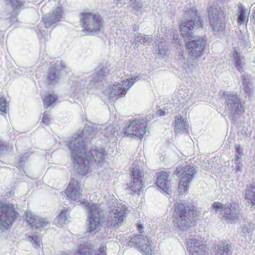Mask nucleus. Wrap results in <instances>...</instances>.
<instances>
[{"mask_svg": "<svg viewBox=\"0 0 255 255\" xmlns=\"http://www.w3.org/2000/svg\"><path fill=\"white\" fill-rule=\"evenodd\" d=\"M75 167L82 175L87 174L91 166H101L106 162L107 153L103 148H95L87 151L86 142L82 136L78 135L69 143Z\"/></svg>", "mask_w": 255, "mask_h": 255, "instance_id": "1", "label": "nucleus"}, {"mask_svg": "<svg viewBox=\"0 0 255 255\" xmlns=\"http://www.w3.org/2000/svg\"><path fill=\"white\" fill-rule=\"evenodd\" d=\"M172 215L174 224L180 230L185 231L194 225L196 210L193 205L180 201L173 205Z\"/></svg>", "mask_w": 255, "mask_h": 255, "instance_id": "2", "label": "nucleus"}, {"mask_svg": "<svg viewBox=\"0 0 255 255\" xmlns=\"http://www.w3.org/2000/svg\"><path fill=\"white\" fill-rule=\"evenodd\" d=\"M185 21L180 25L181 35L185 38L191 37L193 30L203 27V20L198 15L196 10L189 9L184 13Z\"/></svg>", "mask_w": 255, "mask_h": 255, "instance_id": "3", "label": "nucleus"}, {"mask_svg": "<svg viewBox=\"0 0 255 255\" xmlns=\"http://www.w3.org/2000/svg\"><path fill=\"white\" fill-rule=\"evenodd\" d=\"M147 129V122L143 119H133L125 122L121 133L125 136L136 137L142 139Z\"/></svg>", "mask_w": 255, "mask_h": 255, "instance_id": "4", "label": "nucleus"}, {"mask_svg": "<svg viewBox=\"0 0 255 255\" xmlns=\"http://www.w3.org/2000/svg\"><path fill=\"white\" fill-rule=\"evenodd\" d=\"M89 212L88 232L92 234L98 233L105 222V217L103 209L96 204L88 205Z\"/></svg>", "mask_w": 255, "mask_h": 255, "instance_id": "5", "label": "nucleus"}, {"mask_svg": "<svg viewBox=\"0 0 255 255\" xmlns=\"http://www.w3.org/2000/svg\"><path fill=\"white\" fill-rule=\"evenodd\" d=\"M177 176L180 180L178 182V191L179 194L187 193L191 181L193 179L197 171L195 168L190 164H183L176 168Z\"/></svg>", "mask_w": 255, "mask_h": 255, "instance_id": "6", "label": "nucleus"}, {"mask_svg": "<svg viewBox=\"0 0 255 255\" xmlns=\"http://www.w3.org/2000/svg\"><path fill=\"white\" fill-rule=\"evenodd\" d=\"M83 30L89 34L99 32L102 27L103 19L99 13L83 12L80 20Z\"/></svg>", "mask_w": 255, "mask_h": 255, "instance_id": "7", "label": "nucleus"}, {"mask_svg": "<svg viewBox=\"0 0 255 255\" xmlns=\"http://www.w3.org/2000/svg\"><path fill=\"white\" fill-rule=\"evenodd\" d=\"M17 216L13 205L0 203V229L1 230L11 228Z\"/></svg>", "mask_w": 255, "mask_h": 255, "instance_id": "8", "label": "nucleus"}, {"mask_svg": "<svg viewBox=\"0 0 255 255\" xmlns=\"http://www.w3.org/2000/svg\"><path fill=\"white\" fill-rule=\"evenodd\" d=\"M225 103L226 108L229 112L230 119L234 122L236 121L243 109V105L241 99L237 95L227 94L225 96Z\"/></svg>", "mask_w": 255, "mask_h": 255, "instance_id": "9", "label": "nucleus"}, {"mask_svg": "<svg viewBox=\"0 0 255 255\" xmlns=\"http://www.w3.org/2000/svg\"><path fill=\"white\" fill-rule=\"evenodd\" d=\"M130 171V181L128 184V189L132 194H140V191H143L145 183L143 180L144 174L136 167L131 168Z\"/></svg>", "mask_w": 255, "mask_h": 255, "instance_id": "10", "label": "nucleus"}, {"mask_svg": "<svg viewBox=\"0 0 255 255\" xmlns=\"http://www.w3.org/2000/svg\"><path fill=\"white\" fill-rule=\"evenodd\" d=\"M222 15L221 9L216 6H211L208 10V19L214 35L218 36L225 29V24L220 17Z\"/></svg>", "mask_w": 255, "mask_h": 255, "instance_id": "11", "label": "nucleus"}, {"mask_svg": "<svg viewBox=\"0 0 255 255\" xmlns=\"http://www.w3.org/2000/svg\"><path fill=\"white\" fill-rule=\"evenodd\" d=\"M155 176L156 185L164 193L170 194L172 191V186L169 172L162 170L156 172Z\"/></svg>", "mask_w": 255, "mask_h": 255, "instance_id": "12", "label": "nucleus"}, {"mask_svg": "<svg viewBox=\"0 0 255 255\" xmlns=\"http://www.w3.org/2000/svg\"><path fill=\"white\" fill-rule=\"evenodd\" d=\"M137 77L131 78L123 80L121 83L114 84L109 89L108 94L110 98L125 95L127 91L133 85Z\"/></svg>", "mask_w": 255, "mask_h": 255, "instance_id": "13", "label": "nucleus"}, {"mask_svg": "<svg viewBox=\"0 0 255 255\" xmlns=\"http://www.w3.org/2000/svg\"><path fill=\"white\" fill-rule=\"evenodd\" d=\"M111 212L113 214L114 217L109 221V223L112 227L121 226L124 222L128 213V208L122 203L115 206Z\"/></svg>", "mask_w": 255, "mask_h": 255, "instance_id": "14", "label": "nucleus"}, {"mask_svg": "<svg viewBox=\"0 0 255 255\" xmlns=\"http://www.w3.org/2000/svg\"><path fill=\"white\" fill-rule=\"evenodd\" d=\"M63 13L62 7L57 6L51 12L44 14L42 18L41 22L45 28H50L53 24L62 20Z\"/></svg>", "mask_w": 255, "mask_h": 255, "instance_id": "15", "label": "nucleus"}, {"mask_svg": "<svg viewBox=\"0 0 255 255\" xmlns=\"http://www.w3.org/2000/svg\"><path fill=\"white\" fill-rule=\"evenodd\" d=\"M65 194L69 200L80 202L83 194L79 182L74 179L70 181L65 190Z\"/></svg>", "mask_w": 255, "mask_h": 255, "instance_id": "16", "label": "nucleus"}, {"mask_svg": "<svg viewBox=\"0 0 255 255\" xmlns=\"http://www.w3.org/2000/svg\"><path fill=\"white\" fill-rule=\"evenodd\" d=\"M174 132L177 134L188 133L190 126L186 118H183L181 115L175 117L174 122L172 123Z\"/></svg>", "mask_w": 255, "mask_h": 255, "instance_id": "17", "label": "nucleus"}, {"mask_svg": "<svg viewBox=\"0 0 255 255\" xmlns=\"http://www.w3.org/2000/svg\"><path fill=\"white\" fill-rule=\"evenodd\" d=\"M206 42L202 39L191 40L186 43L187 47L190 50V55L197 58L201 55L205 48Z\"/></svg>", "mask_w": 255, "mask_h": 255, "instance_id": "18", "label": "nucleus"}, {"mask_svg": "<svg viewBox=\"0 0 255 255\" xmlns=\"http://www.w3.org/2000/svg\"><path fill=\"white\" fill-rule=\"evenodd\" d=\"M198 239H192L188 243V250L192 255H205L206 247Z\"/></svg>", "mask_w": 255, "mask_h": 255, "instance_id": "19", "label": "nucleus"}, {"mask_svg": "<svg viewBox=\"0 0 255 255\" xmlns=\"http://www.w3.org/2000/svg\"><path fill=\"white\" fill-rule=\"evenodd\" d=\"M241 88L243 92L249 97H251L254 92V78L249 74H243L241 77Z\"/></svg>", "mask_w": 255, "mask_h": 255, "instance_id": "20", "label": "nucleus"}, {"mask_svg": "<svg viewBox=\"0 0 255 255\" xmlns=\"http://www.w3.org/2000/svg\"><path fill=\"white\" fill-rule=\"evenodd\" d=\"M26 220L31 225L33 229L41 231L44 227H46L49 223L40 219L38 216L32 213H27L26 215Z\"/></svg>", "mask_w": 255, "mask_h": 255, "instance_id": "21", "label": "nucleus"}, {"mask_svg": "<svg viewBox=\"0 0 255 255\" xmlns=\"http://www.w3.org/2000/svg\"><path fill=\"white\" fill-rule=\"evenodd\" d=\"M238 206L235 204L230 205V207H224L222 214L226 219L233 221L238 217Z\"/></svg>", "mask_w": 255, "mask_h": 255, "instance_id": "22", "label": "nucleus"}, {"mask_svg": "<svg viewBox=\"0 0 255 255\" xmlns=\"http://www.w3.org/2000/svg\"><path fill=\"white\" fill-rule=\"evenodd\" d=\"M70 217L68 210H64L60 212L55 219V225L58 227H61L68 222Z\"/></svg>", "mask_w": 255, "mask_h": 255, "instance_id": "23", "label": "nucleus"}, {"mask_svg": "<svg viewBox=\"0 0 255 255\" xmlns=\"http://www.w3.org/2000/svg\"><path fill=\"white\" fill-rule=\"evenodd\" d=\"M233 55L235 68L239 72L242 73L244 71V63L241 60L243 58L242 53L238 52L236 48H234Z\"/></svg>", "mask_w": 255, "mask_h": 255, "instance_id": "24", "label": "nucleus"}, {"mask_svg": "<svg viewBox=\"0 0 255 255\" xmlns=\"http://www.w3.org/2000/svg\"><path fill=\"white\" fill-rule=\"evenodd\" d=\"M41 98L45 109H48L57 100V96L56 94L47 92L44 95L41 96Z\"/></svg>", "mask_w": 255, "mask_h": 255, "instance_id": "25", "label": "nucleus"}, {"mask_svg": "<svg viewBox=\"0 0 255 255\" xmlns=\"http://www.w3.org/2000/svg\"><path fill=\"white\" fill-rule=\"evenodd\" d=\"M245 198L249 200L252 205H255V182L247 187L245 190Z\"/></svg>", "mask_w": 255, "mask_h": 255, "instance_id": "26", "label": "nucleus"}, {"mask_svg": "<svg viewBox=\"0 0 255 255\" xmlns=\"http://www.w3.org/2000/svg\"><path fill=\"white\" fill-rule=\"evenodd\" d=\"M229 244L226 242L221 241L217 246V251L215 255H231Z\"/></svg>", "mask_w": 255, "mask_h": 255, "instance_id": "27", "label": "nucleus"}, {"mask_svg": "<svg viewBox=\"0 0 255 255\" xmlns=\"http://www.w3.org/2000/svg\"><path fill=\"white\" fill-rule=\"evenodd\" d=\"M92 249L91 245L87 243L80 244L74 255H92Z\"/></svg>", "mask_w": 255, "mask_h": 255, "instance_id": "28", "label": "nucleus"}, {"mask_svg": "<svg viewBox=\"0 0 255 255\" xmlns=\"http://www.w3.org/2000/svg\"><path fill=\"white\" fill-rule=\"evenodd\" d=\"M246 12L247 9L242 4L238 6L237 21L239 24H243L246 21H248L249 18L246 16Z\"/></svg>", "mask_w": 255, "mask_h": 255, "instance_id": "29", "label": "nucleus"}, {"mask_svg": "<svg viewBox=\"0 0 255 255\" xmlns=\"http://www.w3.org/2000/svg\"><path fill=\"white\" fill-rule=\"evenodd\" d=\"M59 78V71L55 67H51L49 69L46 77L48 84H51L56 81Z\"/></svg>", "mask_w": 255, "mask_h": 255, "instance_id": "30", "label": "nucleus"}, {"mask_svg": "<svg viewBox=\"0 0 255 255\" xmlns=\"http://www.w3.org/2000/svg\"><path fill=\"white\" fill-rule=\"evenodd\" d=\"M117 4L121 5L129 4L133 5L134 8H140L142 6V3L138 1V0H117Z\"/></svg>", "mask_w": 255, "mask_h": 255, "instance_id": "31", "label": "nucleus"}, {"mask_svg": "<svg viewBox=\"0 0 255 255\" xmlns=\"http://www.w3.org/2000/svg\"><path fill=\"white\" fill-rule=\"evenodd\" d=\"M27 238L29 241L32 243L35 248H40L41 239L40 237L36 235L28 236Z\"/></svg>", "mask_w": 255, "mask_h": 255, "instance_id": "32", "label": "nucleus"}, {"mask_svg": "<svg viewBox=\"0 0 255 255\" xmlns=\"http://www.w3.org/2000/svg\"><path fill=\"white\" fill-rule=\"evenodd\" d=\"M140 241L139 242V244H137V243H136V248L138 249L141 248V250L146 255H151L152 254V250L150 247V246L148 244H142L141 246H140Z\"/></svg>", "mask_w": 255, "mask_h": 255, "instance_id": "33", "label": "nucleus"}, {"mask_svg": "<svg viewBox=\"0 0 255 255\" xmlns=\"http://www.w3.org/2000/svg\"><path fill=\"white\" fill-rule=\"evenodd\" d=\"M235 159H242V157L244 155L243 148L240 144H235Z\"/></svg>", "mask_w": 255, "mask_h": 255, "instance_id": "34", "label": "nucleus"}, {"mask_svg": "<svg viewBox=\"0 0 255 255\" xmlns=\"http://www.w3.org/2000/svg\"><path fill=\"white\" fill-rule=\"evenodd\" d=\"M7 105L6 101L4 96H0V114L3 115L6 113Z\"/></svg>", "mask_w": 255, "mask_h": 255, "instance_id": "35", "label": "nucleus"}, {"mask_svg": "<svg viewBox=\"0 0 255 255\" xmlns=\"http://www.w3.org/2000/svg\"><path fill=\"white\" fill-rule=\"evenodd\" d=\"M9 2V3L11 5L12 8L13 10L20 8L23 5V3L22 1L19 0H6Z\"/></svg>", "mask_w": 255, "mask_h": 255, "instance_id": "36", "label": "nucleus"}, {"mask_svg": "<svg viewBox=\"0 0 255 255\" xmlns=\"http://www.w3.org/2000/svg\"><path fill=\"white\" fill-rule=\"evenodd\" d=\"M234 163L235 164V167L234 168L235 173H237L238 172H242L243 167L242 159H235Z\"/></svg>", "mask_w": 255, "mask_h": 255, "instance_id": "37", "label": "nucleus"}, {"mask_svg": "<svg viewBox=\"0 0 255 255\" xmlns=\"http://www.w3.org/2000/svg\"><path fill=\"white\" fill-rule=\"evenodd\" d=\"M224 207H225V205L223 206L219 202H214L212 206V208L214 209L216 212H221L222 213H223V210Z\"/></svg>", "mask_w": 255, "mask_h": 255, "instance_id": "38", "label": "nucleus"}, {"mask_svg": "<svg viewBox=\"0 0 255 255\" xmlns=\"http://www.w3.org/2000/svg\"><path fill=\"white\" fill-rule=\"evenodd\" d=\"M42 121V122L46 125H49L51 123L49 115L47 112L45 111L44 112Z\"/></svg>", "mask_w": 255, "mask_h": 255, "instance_id": "39", "label": "nucleus"}, {"mask_svg": "<svg viewBox=\"0 0 255 255\" xmlns=\"http://www.w3.org/2000/svg\"><path fill=\"white\" fill-rule=\"evenodd\" d=\"M106 250V247L105 246H102V247H100L97 251L96 255H107Z\"/></svg>", "mask_w": 255, "mask_h": 255, "instance_id": "40", "label": "nucleus"}, {"mask_svg": "<svg viewBox=\"0 0 255 255\" xmlns=\"http://www.w3.org/2000/svg\"><path fill=\"white\" fill-rule=\"evenodd\" d=\"M138 39L140 43L145 44L148 42L150 38L147 36H139Z\"/></svg>", "mask_w": 255, "mask_h": 255, "instance_id": "41", "label": "nucleus"}, {"mask_svg": "<svg viewBox=\"0 0 255 255\" xmlns=\"http://www.w3.org/2000/svg\"><path fill=\"white\" fill-rule=\"evenodd\" d=\"M242 231L244 234L250 233L252 231V229L251 227H249L248 225H245L242 227Z\"/></svg>", "mask_w": 255, "mask_h": 255, "instance_id": "42", "label": "nucleus"}, {"mask_svg": "<svg viewBox=\"0 0 255 255\" xmlns=\"http://www.w3.org/2000/svg\"><path fill=\"white\" fill-rule=\"evenodd\" d=\"M156 114L159 117L165 116L166 114V112L163 109H159L156 111Z\"/></svg>", "mask_w": 255, "mask_h": 255, "instance_id": "43", "label": "nucleus"}, {"mask_svg": "<svg viewBox=\"0 0 255 255\" xmlns=\"http://www.w3.org/2000/svg\"><path fill=\"white\" fill-rule=\"evenodd\" d=\"M137 230L140 233L142 234L144 233V227L142 224H138L137 225Z\"/></svg>", "mask_w": 255, "mask_h": 255, "instance_id": "44", "label": "nucleus"}, {"mask_svg": "<svg viewBox=\"0 0 255 255\" xmlns=\"http://www.w3.org/2000/svg\"><path fill=\"white\" fill-rule=\"evenodd\" d=\"M6 147V145L0 139V153L3 151Z\"/></svg>", "mask_w": 255, "mask_h": 255, "instance_id": "45", "label": "nucleus"}, {"mask_svg": "<svg viewBox=\"0 0 255 255\" xmlns=\"http://www.w3.org/2000/svg\"><path fill=\"white\" fill-rule=\"evenodd\" d=\"M142 236L141 235H136L134 237H133L132 238H131V240H133L132 242H133L136 240V239H138L139 237H141Z\"/></svg>", "mask_w": 255, "mask_h": 255, "instance_id": "46", "label": "nucleus"}, {"mask_svg": "<svg viewBox=\"0 0 255 255\" xmlns=\"http://www.w3.org/2000/svg\"><path fill=\"white\" fill-rule=\"evenodd\" d=\"M162 51H163L164 53H165V50L164 49H159H159H158V53L159 54H162Z\"/></svg>", "mask_w": 255, "mask_h": 255, "instance_id": "47", "label": "nucleus"}, {"mask_svg": "<svg viewBox=\"0 0 255 255\" xmlns=\"http://www.w3.org/2000/svg\"><path fill=\"white\" fill-rule=\"evenodd\" d=\"M46 5H43L42 8H41V10L43 11V10H44L45 9V7Z\"/></svg>", "mask_w": 255, "mask_h": 255, "instance_id": "48", "label": "nucleus"}, {"mask_svg": "<svg viewBox=\"0 0 255 255\" xmlns=\"http://www.w3.org/2000/svg\"><path fill=\"white\" fill-rule=\"evenodd\" d=\"M143 238H147L146 237H145V236H142Z\"/></svg>", "mask_w": 255, "mask_h": 255, "instance_id": "49", "label": "nucleus"}]
</instances>
